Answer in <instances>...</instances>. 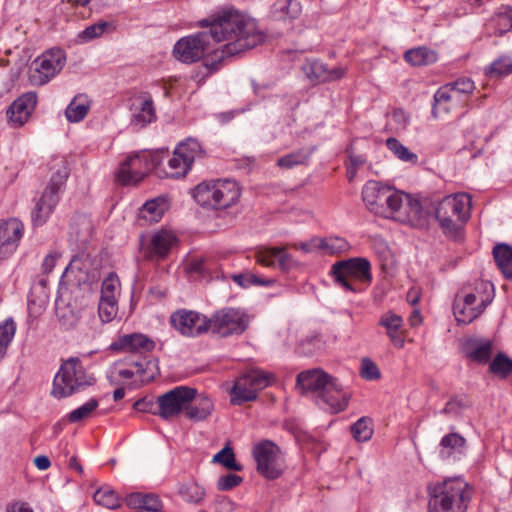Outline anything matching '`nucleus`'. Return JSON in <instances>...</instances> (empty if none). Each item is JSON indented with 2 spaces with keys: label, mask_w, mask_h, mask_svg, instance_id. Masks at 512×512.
<instances>
[{
  "label": "nucleus",
  "mask_w": 512,
  "mask_h": 512,
  "mask_svg": "<svg viewBox=\"0 0 512 512\" xmlns=\"http://www.w3.org/2000/svg\"><path fill=\"white\" fill-rule=\"evenodd\" d=\"M199 25L209 30L180 38L174 45L173 55L180 62L191 64L212 51L211 61L204 63L210 74L216 72L226 58L252 49L265 40L256 21L235 9L223 10L216 17L200 21Z\"/></svg>",
  "instance_id": "nucleus-1"
},
{
  "label": "nucleus",
  "mask_w": 512,
  "mask_h": 512,
  "mask_svg": "<svg viewBox=\"0 0 512 512\" xmlns=\"http://www.w3.org/2000/svg\"><path fill=\"white\" fill-rule=\"evenodd\" d=\"M362 199L369 211L384 218L413 224L422 215V206L417 199L376 180L363 186Z\"/></svg>",
  "instance_id": "nucleus-2"
},
{
  "label": "nucleus",
  "mask_w": 512,
  "mask_h": 512,
  "mask_svg": "<svg viewBox=\"0 0 512 512\" xmlns=\"http://www.w3.org/2000/svg\"><path fill=\"white\" fill-rule=\"evenodd\" d=\"M296 385L302 394L312 393L318 406L338 413L346 409L349 394L334 377L320 368L302 371L297 375Z\"/></svg>",
  "instance_id": "nucleus-3"
},
{
  "label": "nucleus",
  "mask_w": 512,
  "mask_h": 512,
  "mask_svg": "<svg viewBox=\"0 0 512 512\" xmlns=\"http://www.w3.org/2000/svg\"><path fill=\"white\" fill-rule=\"evenodd\" d=\"M429 512H466L473 488L461 477L448 478L428 487Z\"/></svg>",
  "instance_id": "nucleus-4"
},
{
  "label": "nucleus",
  "mask_w": 512,
  "mask_h": 512,
  "mask_svg": "<svg viewBox=\"0 0 512 512\" xmlns=\"http://www.w3.org/2000/svg\"><path fill=\"white\" fill-rule=\"evenodd\" d=\"M241 190L238 183L230 179L206 180L192 190V197L202 207L226 209L239 201Z\"/></svg>",
  "instance_id": "nucleus-5"
},
{
  "label": "nucleus",
  "mask_w": 512,
  "mask_h": 512,
  "mask_svg": "<svg viewBox=\"0 0 512 512\" xmlns=\"http://www.w3.org/2000/svg\"><path fill=\"white\" fill-rule=\"evenodd\" d=\"M51 169L55 170V172L31 213L34 227L42 226L47 222L59 202V192L64 187L69 176V169L63 157L54 158Z\"/></svg>",
  "instance_id": "nucleus-6"
},
{
  "label": "nucleus",
  "mask_w": 512,
  "mask_h": 512,
  "mask_svg": "<svg viewBox=\"0 0 512 512\" xmlns=\"http://www.w3.org/2000/svg\"><path fill=\"white\" fill-rule=\"evenodd\" d=\"M96 378L84 368L78 357L64 361L54 377L52 394L57 398L71 396L94 385Z\"/></svg>",
  "instance_id": "nucleus-7"
},
{
  "label": "nucleus",
  "mask_w": 512,
  "mask_h": 512,
  "mask_svg": "<svg viewBox=\"0 0 512 512\" xmlns=\"http://www.w3.org/2000/svg\"><path fill=\"white\" fill-rule=\"evenodd\" d=\"M470 207L471 198L466 193L446 196L437 204L435 216L445 234L457 236L470 217Z\"/></svg>",
  "instance_id": "nucleus-8"
},
{
  "label": "nucleus",
  "mask_w": 512,
  "mask_h": 512,
  "mask_svg": "<svg viewBox=\"0 0 512 512\" xmlns=\"http://www.w3.org/2000/svg\"><path fill=\"white\" fill-rule=\"evenodd\" d=\"M330 274L336 284L346 291L357 293L351 279L370 285L372 282L371 263L364 257H353L338 261L332 265Z\"/></svg>",
  "instance_id": "nucleus-9"
},
{
  "label": "nucleus",
  "mask_w": 512,
  "mask_h": 512,
  "mask_svg": "<svg viewBox=\"0 0 512 512\" xmlns=\"http://www.w3.org/2000/svg\"><path fill=\"white\" fill-rule=\"evenodd\" d=\"M252 456L256 462V471L266 480L280 478L285 469V457L278 445L268 439L261 440L252 448Z\"/></svg>",
  "instance_id": "nucleus-10"
},
{
  "label": "nucleus",
  "mask_w": 512,
  "mask_h": 512,
  "mask_svg": "<svg viewBox=\"0 0 512 512\" xmlns=\"http://www.w3.org/2000/svg\"><path fill=\"white\" fill-rule=\"evenodd\" d=\"M209 322V332L225 338L242 334L248 327L249 317L240 308L224 307L214 312Z\"/></svg>",
  "instance_id": "nucleus-11"
},
{
  "label": "nucleus",
  "mask_w": 512,
  "mask_h": 512,
  "mask_svg": "<svg viewBox=\"0 0 512 512\" xmlns=\"http://www.w3.org/2000/svg\"><path fill=\"white\" fill-rule=\"evenodd\" d=\"M66 63L65 51L52 48L38 56L30 67L29 81L34 86L47 84L61 72Z\"/></svg>",
  "instance_id": "nucleus-12"
},
{
  "label": "nucleus",
  "mask_w": 512,
  "mask_h": 512,
  "mask_svg": "<svg viewBox=\"0 0 512 512\" xmlns=\"http://www.w3.org/2000/svg\"><path fill=\"white\" fill-rule=\"evenodd\" d=\"M159 164L158 154L142 153L129 156L120 165L116 174L117 181L122 185L136 184Z\"/></svg>",
  "instance_id": "nucleus-13"
},
{
  "label": "nucleus",
  "mask_w": 512,
  "mask_h": 512,
  "mask_svg": "<svg viewBox=\"0 0 512 512\" xmlns=\"http://www.w3.org/2000/svg\"><path fill=\"white\" fill-rule=\"evenodd\" d=\"M204 151L197 139L188 138L178 144L173 152V156L168 160V171L166 176L169 178H179L187 174L196 158L202 157Z\"/></svg>",
  "instance_id": "nucleus-14"
},
{
  "label": "nucleus",
  "mask_w": 512,
  "mask_h": 512,
  "mask_svg": "<svg viewBox=\"0 0 512 512\" xmlns=\"http://www.w3.org/2000/svg\"><path fill=\"white\" fill-rule=\"evenodd\" d=\"M197 390L189 386H177L158 396L159 415L164 420H170L185 413L187 406L195 399Z\"/></svg>",
  "instance_id": "nucleus-15"
},
{
  "label": "nucleus",
  "mask_w": 512,
  "mask_h": 512,
  "mask_svg": "<svg viewBox=\"0 0 512 512\" xmlns=\"http://www.w3.org/2000/svg\"><path fill=\"white\" fill-rule=\"evenodd\" d=\"M270 383L269 374L253 369L240 376L231 390V402L241 405L244 402L255 400L257 392L264 389Z\"/></svg>",
  "instance_id": "nucleus-16"
},
{
  "label": "nucleus",
  "mask_w": 512,
  "mask_h": 512,
  "mask_svg": "<svg viewBox=\"0 0 512 512\" xmlns=\"http://www.w3.org/2000/svg\"><path fill=\"white\" fill-rule=\"evenodd\" d=\"M209 317L187 309H179L170 316L171 326L185 337H199L209 332Z\"/></svg>",
  "instance_id": "nucleus-17"
},
{
  "label": "nucleus",
  "mask_w": 512,
  "mask_h": 512,
  "mask_svg": "<svg viewBox=\"0 0 512 512\" xmlns=\"http://www.w3.org/2000/svg\"><path fill=\"white\" fill-rule=\"evenodd\" d=\"M24 235V224L18 218L0 221V261L10 258Z\"/></svg>",
  "instance_id": "nucleus-18"
},
{
  "label": "nucleus",
  "mask_w": 512,
  "mask_h": 512,
  "mask_svg": "<svg viewBox=\"0 0 512 512\" xmlns=\"http://www.w3.org/2000/svg\"><path fill=\"white\" fill-rule=\"evenodd\" d=\"M154 347V341L146 335L141 333H132L120 336L110 344L109 349L112 351L146 353L152 351Z\"/></svg>",
  "instance_id": "nucleus-19"
},
{
  "label": "nucleus",
  "mask_w": 512,
  "mask_h": 512,
  "mask_svg": "<svg viewBox=\"0 0 512 512\" xmlns=\"http://www.w3.org/2000/svg\"><path fill=\"white\" fill-rule=\"evenodd\" d=\"M37 104V94L27 92L18 97L9 107L7 115L14 126H22L27 122Z\"/></svg>",
  "instance_id": "nucleus-20"
},
{
  "label": "nucleus",
  "mask_w": 512,
  "mask_h": 512,
  "mask_svg": "<svg viewBox=\"0 0 512 512\" xmlns=\"http://www.w3.org/2000/svg\"><path fill=\"white\" fill-rule=\"evenodd\" d=\"M462 352L468 360L479 364H486L491 360L493 343L489 339L468 338L462 344Z\"/></svg>",
  "instance_id": "nucleus-21"
},
{
  "label": "nucleus",
  "mask_w": 512,
  "mask_h": 512,
  "mask_svg": "<svg viewBox=\"0 0 512 512\" xmlns=\"http://www.w3.org/2000/svg\"><path fill=\"white\" fill-rule=\"evenodd\" d=\"M156 110L152 97L144 94L136 99L132 106L130 124L136 128H144L156 120Z\"/></svg>",
  "instance_id": "nucleus-22"
},
{
  "label": "nucleus",
  "mask_w": 512,
  "mask_h": 512,
  "mask_svg": "<svg viewBox=\"0 0 512 512\" xmlns=\"http://www.w3.org/2000/svg\"><path fill=\"white\" fill-rule=\"evenodd\" d=\"M379 326L385 328L387 336L394 346L401 348L405 339L402 334L403 318L393 312L384 313L378 322Z\"/></svg>",
  "instance_id": "nucleus-23"
},
{
  "label": "nucleus",
  "mask_w": 512,
  "mask_h": 512,
  "mask_svg": "<svg viewBox=\"0 0 512 512\" xmlns=\"http://www.w3.org/2000/svg\"><path fill=\"white\" fill-rule=\"evenodd\" d=\"M308 77L317 82H328L343 77L345 70L342 67L329 69L326 64L314 60L305 68Z\"/></svg>",
  "instance_id": "nucleus-24"
},
{
  "label": "nucleus",
  "mask_w": 512,
  "mask_h": 512,
  "mask_svg": "<svg viewBox=\"0 0 512 512\" xmlns=\"http://www.w3.org/2000/svg\"><path fill=\"white\" fill-rule=\"evenodd\" d=\"M466 440L458 433H449L440 441V457L442 459L457 458L464 454Z\"/></svg>",
  "instance_id": "nucleus-25"
},
{
  "label": "nucleus",
  "mask_w": 512,
  "mask_h": 512,
  "mask_svg": "<svg viewBox=\"0 0 512 512\" xmlns=\"http://www.w3.org/2000/svg\"><path fill=\"white\" fill-rule=\"evenodd\" d=\"M214 409L212 400L204 394L196 396L185 410L186 418L199 422L207 419Z\"/></svg>",
  "instance_id": "nucleus-26"
},
{
  "label": "nucleus",
  "mask_w": 512,
  "mask_h": 512,
  "mask_svg": "<svg viewBox=\"0 0 512 512\" xmlns=\"http://www.w3.org/2000/svg\"><path fill=\"white\" fill-rule=\"evenodd\" d=\"M56 316L63 329L71 330L78 324L81 318V310L70 303L56 301Z\"/></svg>",
  "instance_id": "nucleus-27"
},
{
  "label": "nucleus",
  "mask_w": 512,
  "mask_h": 512,
  "mask_svg": "<svg viewBox=\"0 0 512 512\" xmlns=\"http://www.w3.org/2000/svg\"><path fill=\"white\" fill-rule=\"evenodd\" d=\"M90 110V100L85 94L76 95L65 110L66 119L71 123L82 121Z\"/></svg>",
  "instance_id": "nucleus-28"
},
{
  "label": "nucleus",
  "mask_w": 512,
  "mask_h": 512,
  "mask_svg": "<svg viewBox=\"0 0 512 512\" xmlns=\"http://www.w3.org/2000/svg\"><path fill=\"white\" fill-rule=\"evenodd\" d=\"M493 257L506 279L512 280V246L498 243L493 247Z\"/></svg>",
  "instance_id": "nucleus-29"
},
{
  "label": "nucleus",
  "mask_w": 512,
  "mask_h": 512,
  "mask_svg": "<svg viewBox=\"0 0 512 512\" xmlns=\"http://www.w3.org/2000/svg\"><path fill=\"white\" fill-rule=\"evenodd\" d=\"M176 241L175 235L166 230L156 232L150 241L149 251L160 258L165 257Z\"/></svg>",
  "instance_id": "nucleus-30"
},
{
  "label": "nucleus",
  "mask_w": 512,
  "mask_h": 512,
  "mask_svg": "<svg viewBox=\"0 0 512 512\" xmlns=\"http://www.w3.org/2000/svg\"><path fill=\"white\" fill-rule=\"evenodd\" d=\"M316 242L318 243V249L326 255H338L348 252L351 248L349 242L339 236L319 237Z\"/></svg>",
  "instance_id": "nucleus-31"
},
{
  "label": "nucleus",
  "mask_w": 512,
  "mask_h": 512,
  "mask_svg": "<svg viewBox=\"0 0 512 512\" xmlns=\"http://www.w3.org/2000/svg\"><path fill=\"white\" fill-rule=\"evenodd\" d=\"M404 59L413 66H424L436 62L437 54L426 47H418L408 50Z\"/></svg>",
  "instance_id": "nucleus-32"
},
{
  "label": "nucleus",
  "mask_w": 512,
  "mask_h": 512,
  "mask_svg": "<svg viewBox=\"0 0 512 512\" xmlns=\"http://www.w3.org/2000/svg\"><path fill=\"white\" fill-rule=\"evenodd\" d=\"M487 303L481 300L479 307H472L456 302L453 306V312L459 323L468 324L476 319L486 308Z\"/></svg>",
  "instance_id": "nucleus-33"
},
{
  "label": "nucleus",
  "mask_w": 512,
  "mask_h": 512,
  "mask_svg": "<svg viewBox=\"0 0 512 512\" xmlns=\"http://www.w3.org/2000/svg\"><path fill=\"white\" fill-rule=\"evenodd\" d=\"M114 24L109 21H98L92 25L87 26L77 35L79 43H87L96 38L101 37L104 33L113 30Z\"/></svg>",
  "instance_id": "nucleus-34"
},
{
  "label": "nucleus",
  "mask_w": 512,
  "mask_h": 512,
  "mask_svg": "<svg viewBox=\"0 0 512 512\" xmlns=\"http://www.w3.org/2000/svg\"><path fill=\"white\" fill-rule=\"evenodd\" d=\"M313 149L301 148L286 154L277 160V166L284 169H292L298 165H302L308 161Z\"/></svg>",
  "instance_id": "nucleus-35"
},
{
  "label": "nucleus",
  "mask_w": 512,
  "mask_h": 512,
  "mask_svg": "<svg viewBox=\"0 0 512 512\" xmlns=\"http://www.w3.org/2000/svg\"><path fill=\"white\" fill-rule=\"evenodd\" d=\"M94 501L103 507L114 510L121 506V498L112 489L102 487L95 491L93 495Z\"/></svg>",
  "instance_id": "nucleus-36"
},
{
  "label": "nucleus",
  "mask_w": 512,
  "mask_h": 512,
  "mask_svg": "<svg viewBox=\"0 0 512 512\" xmlns=\"http://www.w3.org/2000/svg\"><path fill=\"white\" fill-rule=\"evenodd\" d=\"M512 73V59L508 56H501L495 59L485 68V74L489 78H501Z\"/></svg>",
  "instance_id": "nucleus-37"
},
{
  "label": "nucleus",
  "mask_w": 512,
  "mask_h": 512,
  "mask_svg": "<svg viewBox=\"0 0 512 512\" xmlns=\"http://www.w3.org/2000/svg\"><path fill=\"white\" fill-rule=\"evenodd\" d=\"M165 212V203L159 199L146 201L140 210V215L148 222H158Z\"/></svg>",
  "instance_id": "nucleus-38"
},
{
  "label": "nucleus",
  "mask_w": 512,
  "mask_h": 512,
  "mask_svg": "<svg viewBox=\"0 0 512 512\" xmlns=\"http://www.w3.org/2000/svg\"><path fill=\"white\" fill-rule=\"evenodd\" d=\"M179 494L184 501L192 504H199L205 498L206 491L198 483L188 482L180 487Z\"/></svg>",
  "instance_id": "nucleus-39"
},
{
  "label": "nucleus",
  "mask_w": 512,
  "mask_h": 512,
  "mask_svg": "<svg viewBox=\"0 0 512 512\" xmlns=\"http://www.w3.org/2000/svg\"><path fill=\"white\" fill-rule=\"evenodd\" d=\"M489 371L497 377L504 379L512 373V359L504 353H498L490 361Z\"/></svg>",
  "instance_id": "nucleus-40"
},
{
  "label": "nucleus",
  "mask_w": 512,
  "mask_h": 512,
  "mask_svg": "<svg viewBox=\"0 0 512 512\" xmlns=\"http://www.w3.org/2000/svg\"><path fill=\"white\" fill-rule=\"evenodd\" d=\"M353 438L358 442H366L373 435L372 420L369 417H361L350 428Z\"/></svg>",
  "instance_id": "nucleus-41"
},
{
  "label": "nucleus",
  "mask_w": 512,
  "mask_h": 512,
  "mask_svg": "<svg viewBox=\"0 0 512 512\" xmlns=\"http://www.w3.org/2000/svg\"><path fill=\"white\" fill-rule=\"evenodd\" d=\"M213 463H219L225 468L233 471H242L243 466L236 462L235 454L230 446H225L218 453L213 456Z\"/></svg>",
  "instance_id": "nucleus-42"
},
{
  "label": "nucleus",
  "mask_w": 512,
  "mask_h": 512,
  "mask_svg": "<svg viewBox=\"0 0 512 512\" xmlns=\"http://www.w3.org/2000/svg\"><path fill=\"white\" fill-rule=\"evenodd\" d=\"M386 146L398 159L404 162L416 163L418 161V155L409 151L396 138H388Z\"/></svg>",
  "instance_id": "nucleus-43"
},
{
  "label": "nucleus",
  "mask_w": 512,
  "mask_h": 512,
  "mask_svg": "<svg viewBox=\"0 0 512 512\" xmlns=\"http://www.w3.org/2000/svg\"><path fill=\"white\" fill-rule=\"evenodd\" d=\"M16 325L13 319L9 318L0 323V359L6 354L7 348L14 338Z\"/></svg>",
  "instance_id": "nucleus-44"
},
{
  "label": "nucleus",
  "mask_w": 512,
  "mask_h": 512,
  "mask_svg": "<svg viewBox=\"0 0 512 512\" xmlns=\"http://www.w3.org/2000/svg\"><path fill=\"white\" fill-rule=\"evenodd\" d=\"M98 406H99L98 400L95 398H92L89 401H87L86 403H84L83 405H81L80 407L72 410L68 414L67 419L71 423L79 422L83 419L90 417L91 414L93 413V411H95Z\"/></svg>",
  "instance_id": "nucleus-45"
},
{
  "label": "nucleus",
  "mask_w": 512,
  "mask_h": 512,
  "mask_svg": "<svg viewBox=\"0 0 512 512\" xmlns=\"http://www.w3.org/2000/svg\"><path fill=\"white\" fill-rule=\"evenodd\" d=\"M118 312V300L117 299H105L100 298L98 305V314L103 323L112 321Z\"/></svg>",
  "instance_id": "nucleus-46"
},
{
  "label": "nucleus",
  "mask_w": 512,
  "mask_h": 512,
  "mask_svg": "<svg viewBox=\"0 0 512 512\" xmlns=\"http://www.w3.org/2000/svg\"><path fill=\"white\" fill-rule=\"evenodd\" d=\"M120 292V281L115 273H110L102 282L101 297L105 299H117Z\"/></svg>",
  "instance_id": "nucleus-47"
},
{
  "label": "nucleus",
  "mask_w": 512,
  "mask_h": 512,
  "mask_svg": "<svg viewBox=\"0 0 512 512\" xmlns=\"http://www.w3.org/2000/svg\"><path fill=\"white\" fill-rule=\"evenodd\" d=\"M448 87L455 93L460 100L461 96H469L475 89L474 82L468 77H461L453 82L447 83Z\"/></svg>",
  "instance_id": "nucleus-48"
},
{
  "label": "nucleus",
  "mask_w": 512,
  "mask_h": 512,
  "mask_svg": "<svg viewBox=\"0 0 512 512\" xmlns=\"http://www.w3.org/2000/svg\"><path fill=\"white\" fill-rule=\"evenodd\" d=\"M280 247L261 248L255 252L256 262L265 267H274Z\"/></svg>",
  "instance_id": "nucleus-49"
},
{
  "label": "nucleus",
  "mask_w": 512,
  "mask_h": 512,
  "mask_svg": "<svg viewBox=\"0 0 512 512\" xmlns=\"http://www.w3.org/2000/svg\"><path fill=\"white\" fill-rule=\"evenodd\" d=\"M468 401L466 397L455 396L452 397L446 404L445 407L441 410V413L458 417L462 411L467 407Z\"/></svg>",
  "instance_id": "nucleus-50"
},
{
  "label": "nucleus",
  "mask_w": 512,
  "mask_h": 512,
  "mask_svg": "<svg viewBox=\"0 0 512 512\" xmlns=\"http://www.w3.org/2000/svg\"><path fill=\"white\" fill-rule=\"evenodd\" d=\"M360 376L367 381H373L381 377V372L375 362L369 358H363L361 360Z\"/></svg>",
  "instance_id": "nucleus-51"
},
{
  "label": "nucleus",
  "mask_w": 512,
  "mask_h": 512,
  "mask_svg": "<svg viewBox=\"0 0 512 512\" xmlns=\"http://www.w3.org/2000/svg\"><path fill=\"white\" fill-rule=\"evenodd\" d=\"M495 22L500 33L507 32L512 29V8L506 7L500 10L495 16Z\"/></svg>",
  "instance_id": "nucleus-52"
},
{
  "label": "nucleus",
  "mask_w": 512,
  "mask_h": 512,
  "mask_svg": "<svg viewBox=\"0 0 512 512\" xmlns=\"http://www.w3.org/2000/svg\"><path fill=\"white\" fill-rule=\"evenodd\" d=\"M279 268L283 272H288L299 267V262L293 256L286 252V247H280V253L277 255Z\"/></svg>",
  "instance_id": "nucleus-53"
},
{
  "label": "nucleus",
  "mask_w": 512,
  "mask_h": 512,
  "mask_svg": "<svg viewBox=\"0 0 512 512\" xmlns=\"http://www.w3.org/2000/svg\"><path fill=\"white\" fill-rule=\"evenodd\" d=\"M242 481H243V478L239 475L226 474V475L219 477V479L217 480L216 487H217V490H219V491H229V490H232L233 488L237 487L238 485H240L242 483Z\"/></svg>",
  "instance_id": "nucleus-54"
},
{
  "label": "nucleus",
  "mask_w": 512,
  "mask_h": 512,
  "mask_svg": "<svg viewBox=\"0 0 512 512\" xmlns=\"http://www.w3.org/2000/svg\"><path fill=\"white\" fill-rule=\"evenodd\" d=\"M162 508V502L155 494H144L141 509L146 512H158Z\"/></svg>",
  "instance_id": "nucleus-55"
},
{
  "label": "nucleus",
  "mask_w": 512,
  "mask_h": 512,
  "mask_svg": "<svg viewBox=\"0 0 512 512\" xmlns=\"http://www.w3.org/2000/svg\"><path fill=\"white\" fill-rule=\"evenodd\" d=\"M435 102H446L452 104L459 102L460 100L456 97L455 93L448 87L447 84L441 86L434 94Z\"/></svg>",
  "instance_id": "nucleus-56"
},
{
  "label": "nucleus",
  "mask_w": 512,
  "mask_h": 512,
  "mask_svg": "<svg viewBox=\"0 0 512 512\" xmlns=\"http://www.w3.org/2000/svg\"><path fill=\"white\" fill-rule=\"evenodd\" d=\"M134 409L139 412H149L157 415L158 399L156 401H153L152 398H141L134 403Z\"/></svg>",
  "instance_id": "nucleus-57"
},
{
  "label": "nucleus",
  "mask_w": 512,
  "mask_h": 512,
  "mask_svg": "<svg viewBox=\"0 0 512 512\" xmlns=\"http://www.w3.org/2000/svg\"><path fill=\"white\" fill-rule=\"evenodd\" d=\"M279 8L285 12L289 18H296L301 12L300 3L297 0H281Z\"/></svg>",
  "instance_id": "nucleus-58"
},
{
  "label": "nucleus",
  "mask_w": 512,
  "mask_h": 512,
  "mask_svg": "<svg viewBox=\"0 0 512 512\" xmlns=\"http://www.w3.org/2000/svg\"><path fill=\"white\" fill-rule=\"evenodd\" d=\"M249 286H263L270 287L275 283L274 279L263 278L255 273L249 272Z\"/></svg>",
  "instance_id": "nucleus-59"
},
{
  "label": "nucleus",
  "mask_w": 512,
  "mask_h": 512,
  "mask_svg": "<svg viewBox=\"0 0 512 512\" xmlns=\"http://www.w3.org/2000/svg\"><path fill=\"white\" fill-rule=\"evenodd\" d=\"M143 493L134 492L130 493L125 498L126 505L131 509H141Z\"/></svg>",
  "instance_id": "nucleus-60"
},
{
  "label": "nucleus",
  "mask_w": 512,
  "mask_h": 512,
  "mask_svg": "<svg viewBox=\"0 0 512 512\" xmlns=\"http://www.w3.org/2000/svg\"><path fill=\"white\" fill-rule=\"evenodd\" d=\"M453 108L452 104L446 102H435L432 107V115L435 118L440 117L442 114H448Z\"/></svg>",
  "instance_id": "nucleus-61"
},
{
  "label": "nucleus",
  "mask_w": 512,
  "mask_h": 512,
  "mask_svg": "<svg viewBox=\"0 0 512 512\" xmlns=\"http://www.w3.org/2000/svg\"><path fill=\"white\" fill-rule=\"evenodd\" d=\"M58 257L59 254L57 252H51L48 255H46L42 262V270L44 273H49L53 270Z\"/></svg>",
  "instance_id": "nucleus-62"
},
{
  "label": "nucleus",
  "mask_w": 512,
  "mask_h": 512,
  "mask_svg": "<svg viewBox=\"0 0 512 512\" xmlns=\"http://www.w3.org/2000/svg\"><path fill=\"white\" fill-rule=\"evenodd\" d=\"M316 240H319V237H313L309 242L294 244L293 247L305 253H311L313 251L319 250Z\"/></svg>",
  "instance_id": "nucleus-63"
},
{
  "label": "nucleus",
  "mask_w": 512,
  "mask_h": 512,
  "mask_svg": "<svg viewBox=\"0 0 512 512\" xmlns=\"http://www.w3.org/2000/svg\"><path fill=\"white\" fill-rule=\"evenodd\" d=\"M6 512H34L25 502H15L7 505Z\"/></svg>",
  "instance_id": "nucleus-64"
}]
</instances>
